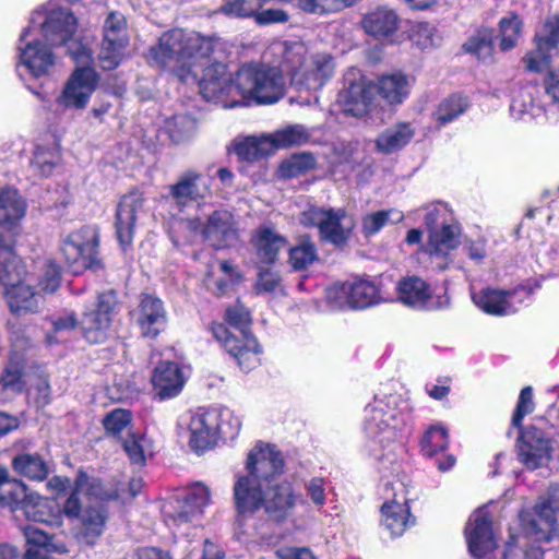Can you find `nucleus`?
Segmentation results:
<instances>
[{"instance_id":"43","label":"nucleus","mask_w":559,"mask_h":559,"mask_svg":"<svg viewBox=\"0 0 559 559\" xmlns=\"http://www.w3.org/2000/svg\"><path fill=\"white\" fill-rule=\"evenodd\" d=\"M60 158V148L55 142L48 145H36L31 166L38 175L46 177L52 174Z\"/></svg>"},{"instance_id":"10","label":"nucleus","mask_w":559,"mask_h":559,"mask_svg":"<svg viewBox=\"0 0 559 559\" xmlns=\"http://www.w3.org/2000/svg\"><path fill=\"white\" fill-rule=\"evenodd\" d=\"M298 222L306 228H317L323 241L340 246L347 241L354 223L343 209L307 205Z\"/></svg>"},{"instance_id":"8","label":"nucleus","mask_w":559,"mask_h":559,"mask_svg":"<svg viewBox=\"0 0 559 559\" xmlns=\"http://www.w3.org/2000/svg\"><path fill=\"white\" fill-rule=\"evenodd\" d=\"M211 502V491L204 484H195L188 490L178 492L168 498L162 513L166 525L175 531L198 520Z\"/></svg>"},{"instance_id":"26","label":"nucleus","mask_w":559,"mask_h":559,"mask_svg":"<svg viewBox=\"0 0 559 559\" xmlns=\"http://www.w3.org/2000/svg\"><path fill=\"white\" fill-rule=\"evenodd\" d=\"M166 323L167 314L163 301L151 295L143 296L138 314L141 334L144 337L155 338L165 329Z\"/></svg>"},{"instance_id":"38","label":"nucleus","mask_w":559,"mask_h":559,"mask_svg":"<svg viewBox=\"0 0 559 559\" xmlns=\"http://www.w3.org/2000/svg\"><path fill=\"white\" fill-rule=\"evenodd\" d=\"M352 309H365L377 305L381 300L380 288L366 278L348 281Z\"/></svg>"},{"instance_id":"13","label":"nucleus","mask_w":559,"mask_h":559,"mask_svg":"<svg viewBox=\"0 0 559 559\" xmlns=\"http://www.w3.org/2000/svg\"><path fill=\"white\" fill-rule=\"evenodd\" d=\"M92 61L78 63L56 97V105L63 110H83L97 90L100 75L91 66Z\"/></svg>"},{"instance_id":"18","label":"nucleus","mask_w":559,"mask_h":559,"mask_svg":"<svg viewBox=\"0 0 559 559\" xmlns=\"http://www.w3.org/2000/svg\"><path fill=\"white\" fill-rule=\"evenodd\" d=\"M465 537L471 555L481 559L497 548V535L486 507L475 510L465 526Z\"/></svg>"},{"instance_id":"9","label":"nucleus","mask_w":559,"mask_h":559,"mask_svg":"<svg viewBox=\"0 0 559 559\" xmlns=\"http://www.w3.org/2000/svg\"><path fill=\"white\" fill-rule=\"evenodd\" d=\"M347 85L338 95V104L345 115L362 118L380 105L384 91V79L366 75L346 79Z\"/></svg>"},{"instance_id":"30","label":"nucleus","mask_w":559,"mask_h":559,"mask_svg":"<svg viewBox=\"0 0 559 559\" xmlns=\"http://www.w3.org/2000/svg\"><path fill=\"white\" fill-rule=\"evenodd\" d=\"M253 243L260 262L274 263L280 251L286 246V239L272 227L261 226L257 229Z\"/></svg>"},{"instance_id":"48","label":"nucleus","mask_w":559,"mask_h":559,"mask_svg":"<svg viewBox=\"0 0 559 559\" xmlns=\"http://www.w3.org/2000/svg\"><path fill=\"white\" fill-rule=\"evenodd\" d=\"M522 20L519 15L512 14L500 20V43L502 51H508L516 46L522 32Z\"/></svg>"},{"instance_id":"6","label":"nucleus","mask_w":559,"mask_h":559,"mask_svg":"<svg viewBox=\"0 0 559 559\" xmlns=\"http://www.w3.org/2000/svg\"><path fill=\"white\" fill-rule=\"evenodd\" d=\"M7 330L11 342V353L0 378V402L10 401L23 391L25 386L24 371L28 364L27 354L33 350L35 345L28 328L17 322L8 321Z\"/></svg>"},{"instance_id":"55","label":"nucleus","mask_w":559,"mask_h":559,"mask_svg":"<svg viewBox=\"0 0 559 559\" xmlns=\"http://www.w3.org/2000/svg\"><path fill=\"white\" fill-rule=\"evenodd\" d=\"M132 423V413L124 408H116L103 418V426L110 436L118 437Z\"/></svg>"},{"instance_id":"51","label":"nucleus","mask_w":559,"mask_h":559,"mask_svg":"<svg viewBox=\"0 0 559 559\" xmlns=\"http://www.w3.org/2000/svg\"><path fill=\"white\" fill-rule=\"evenodd\" d=\"M270 0H225L219 11L227 15L237 17H253Z\"/></svg>"},{"instance_id":"14","label":"nucleus","mask_w":559,"mask_h":559,"mask_svg":"<svg viewBox=\"0 0 559 559\" xmlns=\"http://www.w3.org/2000/svg\"><path fill=\"white\" fill-rule=\"evenodd\" d=\"M16 71L23 76V71L33 78L49 74L55 66L56 57L49 46L43 44L32 27H25L17 43Z\"/></svg>"},{"instance_id":"24","label":"nucleus","mask_w":559,"mask_h":559,"mask_svg":"<svg viewBox=\"0 0 559 559\" xmlns=\"http://www.w3.org/2000/svg\"><path fill=\"white\" fill-rule=\"evenodd\" d=\"M520 461L531 469L546 465L552 453V445L544 431L532 427L523 431L519 438Z\"/></svg>"},{"instance_id":"31","label":"nucleus","mask_w":559,"mask_h":559,"mask_svg":"<svg viewBox=\"0 0 559 559\" xmlns=\"http://www.w3.org/2000/svg\"><path fill=\"white\" fill-rule=\"evenodd\" d=\"M23 514L35 523H43L50 526L61 524V511L56 502L33 493L28 502L23 504Z\"/></svg>"},{"instance_id":"29","label":"nucleus","mask_w":559,"mask_h":559,"mask_svg":"<svg viewBox=\"0 0 559 559\" xmlns=\"http://www.w3.org/2000/svg\"><path fill=\"white\" fill-rule=\"evenodd\" d=\"M395 491L396 488L392 487ZM415 519L409 513L407 498L403 489L397 495L394 492V499L386 500V528L391 531L392 536H401L407 527L414 525Z\"/></svg>"},{"instance_id":"15","label":"nucleus","mask_w":559,"mask_h":559,"mask_svg":"<svg viewBox=\"0 0 559 559\" xmlns=\"http://www.w3.org/2000/svg\"><path fill=\"white\" fill-rule=\"evenodd\" d=\"M559 511V486L550 488L548 499L537 503L532 512L520 514L525 535L533 542H549L557 531L556 513Z\"/></svg>"},{"instance_id":"57","label":"nucleus","mask_w":559,"mask_h":559,"mask_svg":"<svg viewBox=\"0 0 559 559\" xmlns=\"http://www.w3.org/2000/svg\"><path fill=\"white\" fill-rule=\"evenodd\" d=\"M226 320L231 326L240 332L241 337L252 335L250 333V325L252 320L251 313L243 305L237 302L236 305L229 307L226 310Z\"/></svg>"},{"instance_id":"5","label":"nucleus","mask_w":559,"mask_h":559,"mask_svg":"<svg viewBox=\"0 0 559 559\" xmlns=\"http://www.w3.org/2000/svg\"><path fill=\"white\" fill-rule=\"evenodd\" d=\"M280 49L284 71L290 74L292 82L299 88L318 91L333 76L335 63L330 53H308L300 41L283 43Z\"/></svg>"},{"instance_id":"46","label":"nucleus","mask_w":559,"mask_h":559,"mask_svg":"<svg viewBox=\"0 0 559 559\" xmlns=\"http://www.w3.org/2000/svg\"><path fill=\"white\" fill-rule=\"evenodd\" d=\"M421 451L426 456H435L447 450L449 445V431L441 424L430 426L420 441Z\"/></svg>"},{"instance_id":"19","label":"nucleus","mask_w":559,"mask_h":559,"mask_svg":"<svg viewBox=\"0 0 559 559\" xmlns=\"http://www.w3.org/2000/svg\"><path fill=\"white\" fill-rule=\"evenodd\" d=\"M192 228L215 249L235 246L239 240V227L235 216L227 210L214 211L205 224L193 222Z\"/></svg>"},{"instance_id":"25","label":"nucleus","mask_w":559,"mask_h":559,"mask_svg":"<svg viewBox=\"0 0 559 559\" xmlns=\"http://www.w3.org/2000/svg\"><path fill=\"white\" fill-rule=\"evenodd\" d=\"M202 175L195 170L183 173L176 183L168 187V194L163 198L171 200L179 210H182L191 202L204 200L210 194L206 185L200 187Z\"/></svg>"},{"instance_id":"20","label":"nucleus","mask_w":559,"mask_h":559,"mask_svg":"<svg viewBox=\"0 0 559 559\" xmlns=\"http://www.w3.org/2000/svg\"><path fill=\"white\" fill-rule=\"evenodd\" d=\"M211 330L214 337L237 360L242 370L249 371L260 364L262 350L253 335L237 338L223 323H214Z\"/></svg>"},{"instance_id":"36","label":"nucleus","mask_w":559,"mask_h":559,"mask_svg":"<svg viewBox=\"0 0 559 559\" xmlns=\"http://www.w3.org/2000/svg\"><path fill=\"white\" fill-rule=\"evenodd\" d=\"M29 493L26 485L19 479H10L7 469L0 477V504L10 507L13 511H22L23 504L28 502Z\"/></svg>"},{"instance_id":"28","label":"nucleus","mask_w":559,"mask_h":559,"mask_svg":"<svg viewBox=\"0 0 559 559\" xmlns=\"http://www.w3.org/2000/svg\"><path fill=\"white\" fill-rule=\"evenodd\" d=\"M382 400L374 397V401L365 408L364 431L369 438V450L377 459L382 457V424L384 421V409Z\"/></svg>"},{"instance_id":"62","label":"nucleus","mask_w":559,"mask_h":559,"mask_svg":"<svg viewBox=\"0 0 559 559\" xmlns=\"http://www.w3.org/2000/svg\"><path fill=\"white\" fill-rule=\"evenodd\" d=\"M533 390L532 386H525L521 390L516 409L512 417V425L520 427L523 418L534 411Z\"/></svg>"},{"instance_id":"56","label":"nucleus","mask_w":559,"mask_h":559,"mask_svg":"<svg viewBox=\"0 0 559 559\" xmlns=\"http://www.w3.org/2000/svg\"><path fill=\"white\" fill-rule=\"evenodd\" d=\"M317 259V249L313 242L302 241L289 251V261L294 270H305Z\"/></svg>"},{"instance_id":"52","label":"nucleus","mask_w":559,"mask_h":559,"mask_svg":"<svg viewBox=\"0 0 559 559\" xmlns=\"http://www.w3.org/2000/svg\"><path fill=\"white\" fill-rule=\"evenodd\" d=\"M348 281L337 282L325 289V301L332 310L352 309Z\"/></svg>"},{"instance_id":"61","label":"nucleus","mask_w":559,"mask_h":559,"mask_svg":"<svg viewBox=\"0 0 559 559\" xmlns=\"http://www.w3.org/2000/svg\"><path fill=\"white\" fill-rule=\"evenodd\" d=\"M464 47L468 52L477 56L481 60L491 58L493 52L491 35L488 33H478L472 36L465 43Z\"/></svg>"},{"instance_id":"37","label":"nucleus","mask_w":559,"mask_h":559,"mask_svg":"<svg viewBox=\"0 0 559 559\" xmlns=\"http://www.w3.org/2000/svg\"><path fill=\"white\" fill-rule=\"evenodd\" d=\"M13 471L29 480L41 481L49 475L47 462L38 453H21L12 460Z\"/></svg>"},{"instance_id":"27","label":"nucleus","mask_w":559,"mask_h":559,"mask_svg":"<svg viewBox=\"0 0 559 559\" xmlns=\"http://www.w3.org/2000/svg\"><path fill=\"white\" fill-rule=\"evenodd\" d=\"M187 374L176 362L163 361L154 370L153 385L162 400L178 395L185 385Z\"/></svg>"},{"instance_id":"41","label":"nucleus","mask_w":559,"mask_h":559,"mask_svg":"<svg viewBox=\"0 0 559 559\" xmlns=\"http://www.w3.org/2000/svg\"><path fill=\"white\" fill-rule=\"evenodd\" d=\"M537 90L534 86L521 87L514 92L510 112L515 119H525V117H537L542 108L536 104L535 94Z\"/></svg>"},{"instance_id":"4","label":"nucleus","mask_w":559,"mask_h":559,"mask_svg":"<svg viewBox=\"0 0 559 559\" xmlns=\"http://www.w3.org/2000/svg\"><path fill=\"white\" fill-rule=\"evenodd\" d=\"M0 284L12 314L21 317L39 310L41 296L26 278L22 260L14 253L11 241L0 234Z\"/></svg>"},{"instance_id":"12","label":"nucleus","mask_w":559,"mask_h":559,"mask_svg":"<svg viewBox=\"0 0 559 559\" xmlns=\"http://www.w3.org/2000/svg\"><path fill=\"white\" fill-rule=\"evenodd\" d=\"M98 231L94 226H84L69 234L61 243V254L73 274L84 270H96L100 263L98 254Z\"/></svg>"},{"instance_id":"1","label":"nucleus","mask_w":559,"mask_h":559,"mask_svg":"<svg viewBox=\"0 0 559 559\" xmlns=\"http://www.w3.org/2000/svg\"><path fill=\"white\" fill-rule=\"evenodd\" d=\"M219 45L214 37L175 28L165 32L146 55L151 66L173 73L186 84H198L207 102L224 108L257 104H273L284 95L282 70L263 64L242 66L236 78L226 64L212 62Z\"/></svg>"},{"instance_id":"64","label":"nucleus","mask_w":559,"mask_h":559,"mask_svg":"<svg viewBox=\"0 0 559 559\" xmlns=\"http://www.w3.org/2000/svg\"><path fill=\"white\" fill-rule=\"evenodd\" d=\"M313 165V156L311 154L302 153L293 156L290 160L282 164L281 170L287 176H296L299 171L311 168Z\"/></svg>"},{"instance_id":"33","label":"nucleus","mask_w":559,"mask_h":559,"mask_svg":"<svg viewBox=\"0 0 559 559\" xmlns=\"http://www.w3.org/2000/svg\"><path fill=\"white\" fill-rule=\"evenodd\" d=\"M393 386H399V390L394 395L391 394L389 399H386V408L392 409V414L390 415L392 425L386 421V428H392L395 439L403 440L407 414L409 412V403L406 390L400 384H393Z\"/></svg>"},{"instance_id":"47","label":"nucleus","mask_w":559,"mask_h":559,"mask_svg":"<svg viewBox=\"0 0 559 559\" xmlns=\"http://www.w3.org/2000/svg\"><path fill=\"white\" fill-rule=\"evenodd\" d=\"M123 449L132 464L143 466L152 453L151 441L143 435L129 433L123 440Z\"/></svg>"},{"instance_id":"54","label":"nucleus","mask_w":559,"mask_h":559,"mask_svg":"<svg viewBox=\"0 0 559 559\" xmlns=\"http://www.w3.org/2000/svg\"><path fill=\"white\" fill-rule=\"evenodd\" d=\"M104 39L129 44L127 21L123 14L111 12L104 23Z\"/></svg>"},{"instance_id":"59","label":"nucleus","mask_w":559,"mask_h":559,"mask_svg":"<svg viewBox=\"0 0 559 559\" xmlns=\"http://www.w3.org/2000/svg\"><path fill=\"white\" fill-rule=\"evenodd\" d=\"M361 27L368 36L382 44V38L384 37V10L378 8L366 13L361 20Z\"/></svg>"},{"instance_id":"11","label":"nucleus","mask_w":559,"mask_h":559,"mask_svg":"<svg viewBox=\"0 0 559 559\" xmlns=\"http://www.w3.org/2000/svg\"><path fill=\"white\" fill-rule=\"evenodd\" d=\"M245 468V474L236 475L234 485L247 478L251 486L262 488L278 481L284 471V459L275 445L258 442L248 453Z\"/></svg>"},{"instance_id":"39","label":"nucleus","mask_w":559,"mask_h":559,"mask_svg":"<svg viewBox=\"0 0 559 559\" xmlns=\"http://www.w3.org/2000/svg\"><path fill=\"white\" fill-rule=\"evenodd\" d=\"M236 154L246 160L252 162L274 153L269 134L260 136L250 135L235 142Z\"/></svg>"},{"instance_id":"50","label":"nucleus","mask_w":559,"mask_h":559,"mask_svg":"<svg viewBox=\"0 0 559 559\" xmlns=\"http://www.w3.org/2000/svg\"><path fill=\"white\" fill-rule=\"evenodd\" d=\"M218 440H234L241 429L242 421L231 409L216 408Z\"/></svg>"},{"instance_id":"7","label":"nucleus","mask_w":559,"mask_h":559,"mask_svg":"<svg viewBox=\"0 0 559 559\" xmlns=\"http://www.w3.org/2000/svg\"><path fill=\"white\" fill-rule=\"evenodd\" d=\"M424 223L430 230L426 252L431 258H447L459 243L460 228L442 203H432L421 210Z\"/></svg>"},{"instance_id":"63","label":"nucleus","mask_w":559,"mask_h":559,"mask_svg":"<svg viewBox=\"0 0 559 559\" xmlns=\"http://www.w3.org/2000/svg\"><path fill=\"white\" fill-rule=\"evenodd\" d=\"M298 8L306 13L320 15L338 12L336 0H298Z\"/></svg>"},{"instance_id":"53","label":"nucleus","mask_w":559,"mask_h":559,"mask_svg":"<svg viewBox=\"0 0 559 559\" xmlns=\"http://www.w3.org/2000/svg\"><path fill=\"white\" fill-rule=\"evenodd\" d=\"M90 485V477L86 473L80 472L76 476L74 488L71 495L66 500L62 512L70 519H79L82 514L81 501L79 499V492L84 490Z\"/></svg>"},{"instance_id":"22","label":"nucleus","mask_w":559,"mask_h":559,"mask_svg":"<svg viewBox=\"0 0 559 559\" xmlns=\"http://www.w3.org/2000/svg\"><path fill=\"white\" fill-rule=\"evenodd\" d=\"M145 198L142 192L134 190L123 195L116 211V235L117 239L126 250L133 241L135 223L143 212Z\"/></svg>"},{"instance_id":"60","label":"nucleus","mask_w":559,"mask_h":559,"mask_svg":"<svg viewBox=\"0 0 559 559\" xmlns=\"http://www.w3.org/2000/svg\"><path fill=\"white\" fill-rule=\"evenodd\" d=\"M414 45L420 49H428L436 45L437 31L428 23H418L414 25L408 35Z\"/></svg>"},{"instance_id":"3","label":"nucleus","mask_w":559,"mask_h":559,"mask_svg":"<svg viewBox=\"0 0 559 559\" xmlns=\"http://www.w3.org/2000/svg\"><path fill=\"white\" fill-rule=\"evenodd\" d=\"M27 27L41 35L50 46L68 47V52L76 63H86L93 60L92 50L80 40L74 39L78 31V19L67 8L47 10L40 7L34 10Z\"/></svg>"},{"instance_id":"21","label":"nucleus","mask_w":559,"mask_h":559,"mask_svg":"<svg viewBox=\"0 0 559 559\" xmlns=\"http://www.w3.org/2000/svg\"><path fill=\"white\" fill-rule=\"evenodd\" d=\"M216 408H199L191 412L187 424L189 445L195 453H204L218 442Z\"/></svg>"},{"instance_id":"34","label":"nucleus","mask_w":559,"mask_h":559,"mask_svg":"<svg viewBox=\"0 0 559 559\" xmlns=\"http://www.w3.org/2000/svg\"><path fill=\"white\" fill-rule=\"evenodd\" d=\"M399 300L413 308H423L431 296L429 286L419 277L412 276L400 281L397 285Z\"/></svg>"},{"instance_id":"58","label":"nucleus","mask_w":559,"mask_h":559,"mask_svg":"<svg viewBox=\"0 0 559 559\" xmlns=\"http://www.w3.org/2000/svg\"><path fill=\"white\" fill-rule=\"evenodd\" d=\"M414 136V129L409 123L402 122L386 131V153L397 151L405 146Z\"/></svg>"},{"instance_id":"35","label":"nucleus","mask_w":559,"mask_h":559,"mask_svg":"<svg viewBox=\"0 0 559 559\" xmlns=\"http://www.w3.org/2000/svg\"><path fill=\"white\" fill-rule=\"evenodd\" d=\"M107 515L100 507L86 508L79 516L80 531L78 537L87 545H94L96 539L103 534Z\"/></svg>"},{"instance_id":"42","label":"nucleus","mask_w":559,"mask_h":559,"mask_svg":"<svg viewBox=\"0 0 559 559\" xmlns=\"http://www.w3.org/2000/svg\"><path fill=\"white\" fill-rule=\"evenodd\" d=\"M274 152L280 148L304 145L309 142L311 133L302 124H290L270 133Z\"/></svg>"},{"instance_id":"45","label":"nucleus","mask_w":559,"mask_h":559,"mask_svg":"<svg viewBox=\"0 0 559 559\" xmlns=\"http://www.w3.org/2000/svg\"><path fill=\"white\" fill-rule=\"evenodd\" d=\"M467 108V97L461 94H452L440 102L433 116L439 124L444 126L463 115Z\"/></svg>"},{"instance_id":"16","label":"nucleus","mask_w":559,"mask_h":559,"mask_svg":"<svg viewBox=\"0 0 559 559\" xmlns=\"http://www.w3.org/2000/svg\"><path fill=\"white\" fill-rule=\"evenodd\" d=\"M117 305L116 294L109 290L99 294L97 301L85 308L81 326L84 337L90 343L98 344L107 338Z\"/></svg>"},{"instance_id":"44","label":"nucleus","mask_w":559,"mask_h":559,"mask_svg":"<svg viewBox=\"0 0 559 559\" xmlns=\"http://www.w3.org/2000/svg\"><path fill=\"white\" fill-rule=\"evenodd\" d=\"M197 129V121L190 115H175L165 120L164 130L175 143L191 139Z\"/></svg>"},{"instance_id":"49","label":"nucleus","mask_w":559,"mask_h":559,"mask_svg":"<svg viewBox=\"0 0 559 559\" xmlns=\"http://www.w3.org/2000/svg\"><path fill=\"white\" fill-rule=\"evenodd\" d=\"M128 44L104 39L98 53V63L103 70L116 69L124 58Z\"/></svg>"},{"instance_id":"40","label":"nucleus","mask_w":559,"mask_h":559,"mask_svg":"<svg viewBox=\"0 0 559 559\" xmlns=\"http://www.w3.org/2000/svg\"><path fill=\"white\" fill-rule=\"evenodd\" d=\"M415 79L401 70L386 73V106H399L409 96Z\"/></svg>"},{"instance_id":"23","label":"nucleus","mask_w":559,"mask_h":559,"mask_svg":"<svg viewBox=\"0 0 559 559\" xmlns=\"http://www.w3.org/2000/svg\"><path fill=\"white\" fill-rule=\"evenodd\" d=\"M544 33L536 36V49L528 52L524 58L530 71L540 72L545 70L558 55L559 16H551L546 21Z\"/></svg>"},{"instance_id":"2","label":"nucleus","mask_w":559,"mask_h":559,"mask_svg":"<svg viewBox=\"0 0 559 559\" xmlns=\"http://www.w3.org/2000/svg\"><path fill=\"white\" fill-rule=\"evenodd\" d=\"M233 493L238 523L261 509L271 520L283 522L292 514L297 502L293 485L288 481H275L260 488L242 478L234 485Z\"/></svg>"},{"instance_id":"17","label":"nucleus","mask_w":559,"mask_h":559,"mask_svg":"<svg viewBox=\"0 0 559 559\" xmlns=\"http://www.w3.org/2000/svg\"><path fill=\"white\" fill-rule=\"evenodd\" d=\"M531 292L526 287H518L512 290L496 288H483L472 292L474 305L490 316H509L516 312Z\"/></svg>"},{"instance_id":"32","label":"nucleus","mask_w":559,"mask_h":559,"mask_svg":"<svg viewBox=\"0 0 559 559\" xmlns=\"http://www.w3.org/2000/svg\"><path fill=\"white\" fill-rule=\"evenodd\" d=\"M26 213V202L13 188H0V226H15Z\"/></svg>"}]
</instances>
